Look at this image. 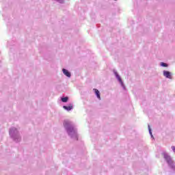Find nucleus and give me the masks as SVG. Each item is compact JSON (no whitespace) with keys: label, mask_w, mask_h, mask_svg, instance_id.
<instances>
[{"label":"nucleus","mask_w":175,"mask_h":175,"mask_svg":"<svg viewBox=\"0 0 175 175\" xmlns=\"http://www.w3.org/2000/svg\"><path fill=\"white\" fill-rule=\"evenodd\" d=\"M172 149L173 152H175V146H172Z\"/></svg>","instance_id":"obj_10"},{"label":"nucleus","mask_w":175,"mask_h":175,"mask_svg":"<svg viewBox=\"0 0 175 175\" xmlns=\"http://www.w3.org/2000/svg\"><path fill=\"white\" fill-rule=\"evenodd\" d=\"M94 91L98 99H100V92H99V90L98 89H94Z\"/></svg>","instance_id":"obj_6"},{"label":"nucleus","mask_w":175,"mask_h":175,"mask_svg":"<svg viewBox=\"0 0 175 175\" xmlns=\"http://www.w3.org/2000/svg\"><path fill=\"white\" fill-rule=\"evenodd\" d=\"M163 157L167 162H170L172 161V158H170V156L167 155L166 153L163 154Z\"/></svg>","instance_id":"obj_5"},{"label":"nucleus","mask_w":175,"mask_h":175,"mask_svg":"<svg viewBox=\"0 0 175 175\" xmlns=\"http://www.w3.org/2000/svg\"><path fill=\"white\" fill-rule=\"evenodd\" d=\"M115 75H116L117 79L119 80V81H120V83H122V79H121V77H120V75H118V74L117 72H115Z\"/></svg>","instance_id":"obj_8"},{"label":"nucleus","mask_w":175,"mask_h":175,"mask_svg":"<svg viewBox=\"0 0 175 175\" xmlns=\"http://www.w3.org/2000/svg\"><path fill=\"white\" fill-rule=\"evenodd\" d=\"M68 99H69L68 97L62 98V102H64V103H66V102H68Z\"/></svg>","instance_id":"obj_7"},{"label":"nucleus","mask_w":175,"mask_h":175,"mask_svg":"<svg viewBox=\"0 0 175 175\" xmlns=\"http://www.w3.org/2000/svg\"><path fill=\"white\" fill-rule=\"evenodd\" d=\"M148 129H149V132H150V135H151V128H150V126H148Z\"/></svg>","instance_id":"obj_11"},{"label":"nucleus","mask_w":175,"mask_h":175,"mask_svg":"<svg viewBox=\"0 0 175 175\" xmlns=\"http://www.w3.org/2000/svg\"><path fill=\"white\" fill-rule=\"evenodd\" d=\"M63 108L65 110H67V111H70V110H72V109H73V105H70V106H64Z\"/></svg>","instance_id":"obj_4"},{"label":"nucleus","mask_w":175,"mask_h":175,"mask_svg":"<svg viewBox=\"0 0 175 175\" xmlns=\"http://www.w3.org/2000/svg\"><path fill=\"white\" fill-rule=\"evenodd\" d=\"M64 125L66 128H67V131L69 134H70V132H72V131H74L73 127H69V126L70 125V123L69 122L65 121Z\"/></svg>","instance_id":"obj_1"},{"label":"nucleus","mask_w":175,"mask_h":175,"mask_svg":"<svg viewBox=\"0 0 175 175\" xmlns=\"http://www.w3.org/2000/svg\"><path fill=\"white\" fill-rule=\"evenodd\" d=\"M161 65L164 68H167V64H166L165 63L161 62Z\"/></svg>","instance_id":"obj_9"},{"label":"nucleus","mask_w":175,"mask_h":175,"mask_svg":"<svg viewBox=\"0 0 175 175\" xmlns=\"http://www.w3.org/2000/svg\"><path fill=\"white\" fill-rule=\"evenodd\" d=\"M163 76H165V77H167V79H172V74L169 71L164 70Z\"/></svg>","instance_id":"obj_2"},{"label":"nucleus","mask_w":175,"mask_h":175,"mask_svg":"<svg viewBox=\"0 0 175 175\" xmlns=\"http://www.w3.org/2000/svg\"><path fill=\"white\" fill-rule=\"evenodd\" d=\"M62 72L65 75L67 76V77H70V72H69L68 70L63 68Z\"/></svg>","instance_id":"obj_3"}]
</instances>
